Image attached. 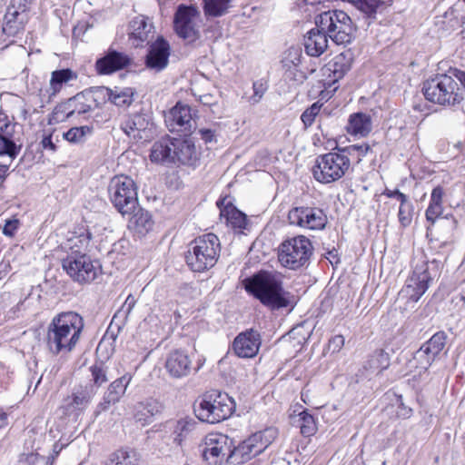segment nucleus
<instances>
[{
    "label": "nucleus",
    "mask_w": 465,
    "mask_h": 465,
    "mask_svg": "<svg viewBox=\"0 0 465 465\" xmlns=\"http://www.w3.org/2000/svg\"><path fill=\"white\" fill-rule=\"evenodd\" d=\"M84 327L80 315L73 312L55 316L47 328L46 344L54 354L71 351L79 341Z\"/></svg>",
    "instance_id": "f257e3e1"
},
{
    "label": "nucleus",
    "mask_w": 465,
    "mask_h": 465,
    "mask_svg": "<svg viewBox=\"0 0 465 465\" xmlns=\"http://www.w3.org/2000/svg\"><path fill=\"white\" fill-rule=\"evenodd\" d=\"M163 403L153 398H147L137 402L133 408V419L141 427L151 424L154 418L163 412Z\"/></svg>",
    "instance_id": "6ab92c4d"
},
{
    "label": "nucleus",
    "mask_w": 465,
    "mask_h": 465,
    "mask_svg": "<svg viewBox=\"0 0 465 465\" xmlns=\"http://www.w3.org/2000/svg\"><path fill=\"white\" fill-rule=\"evenodd\" d=\"M137 95L136 91L132 87H124L120 92H118V108L124 107L126 108L130 106L134 100V96Z\"/></svg>",
    "instance_id": "603ef678"
},
{
    "label": "nucleus",
    "mask_w": 465,
    "mask_h": 465,
    "mask_svg": "<svg viewBox=\"0 0 465 465\" xmlns=\"http://www.w3.org/2000/svg\"><path fill=\"white\" fill-rule=\"evenodd\" d=\"M165 123L171 132L191 134L196 129L192 109L186 104H177L173 107L165 115Z\"/></svg>",
    "instance_id": "2eb2a0df"
},
{
    "label": "nucleus",
    "mask_w": 465,
    "mask_h": 465,
    "mask_svg": "<svg viewBox=\"0 0 465 465\" xmlns=\"http://www.w3.org/2000/svg\"><path fill=\"white\" fill-rule=\"evenodd\" d=\"M15 125L5 124L0 127V154H7L15 158L18 153L17 146L14 141Z\"/></svg>",
    "instance_id": "473e14b6"
},
{
    "label": "nucleus",
    "mask_w": 465,
    "mask_h": 465,
    "mask_svg": "<svg viewBox=\"0 0 465 465\" xmlns=\"http://www.w3.org/2000/svg\"><path fill=\"white\" fill-rule=\"evenodd\" d=\"M138 455L136 451L129 449L118 450V465H137Z\"/></svg>",
    "instance_id": "864d4df0"
},
{
    "label": "nucleus",
    "mask_w": 465,
    "mask_h": 465,
    "mask_svg": "<svg viewBox=\"0 0 465 465\" xmlns=\"http://www.w3.org/2000/svg\"><path fill=\"white\" fill-rule=\"evenodd\" d=\"M302 51L300 46H291L284 53L282 60V65L287 70L297 67L301 64Z\"/></svg>",
    "instance_id": "a18cd8bd"
},
{
    "label": "nucleus",
    "mask_w": 465,
    "mask_h": 465,
    "mask_svg": "<svg viewBox=\"0 0 465 465\" xmlns=\"http://www.w3.org/2000/svg\"><path fill=\"white\" fill-rule=\"evenodd\" d=\"M288 220L291 224L306 230H322L328 218L322 209L312 206L294 207L289 211Z\"/></svg>",
    "instance_id": "f8f14e48"
},
{
    "label": "nucleus",
    "mask_w": 465,
    "mask_h": 465,
    "mask_svg": "<svg viewBox=\"0 0 465 465\" xmlns=\"http://www.w3.org/2000/svg\"><path fill=\"white\" fill-rule=\"evenodd\" d=\"M137 185L128 175L118 174V213L124 214L137 207Z\"/></svg>",
    "instance_id": "dca6fc26"
},
{
    "label": "nucleus",
    "mask_w": 465,
    "mask_h": 465,
    "mask_svg": "<svg viewBox=\"0 0 465 465\" xmlns=\"http://www.w3.org/2000/svg\"><path fill=\"white\" fill-rule=\"evenodd\" d=\"M328 70L333 73L336 79L341 78L349 70L350 65L345 62V56L336 55L331 62L327 64Z\"/></svg>",
    "instance_id": "de8ad7c7"
},
{
    "label": "nucleus",
    "mask_w": 465,
    "mask_h": 465,
    "mask_svg": "<svg viewBox=\"0 0 465 465\" xmlns=\"http://www.w3.org/2000/svg\"><path fill=\"white\" fill-rule=\"evenodd\" d=\"M412 214H413V205L409 201V199L406 200L404 203H401L398 213V218L400 223L403 227H407L411 223L412 221Z\"/></svg>",
    "instance_id": "09e8293b"
},
{
    "label": "nucleus",
    "mask_w": 465,
    "mask_h": 465,
    "mask_svg": "<svg viewBox=\"0 0 465 465\" xmlns=\"http://www.w3.org/2000/svg\"><path fill=\"white\" fill-rule=\"evenodd\" d=\"M328 35L323 30L317 27L308 32L304 37V47L308 55L318 57L328 47Z\"/></svg>",
    "instance_id": "cd10ccee"
},
{
    "label": "nucleus",
    "mask_w": 465,
    "mask_h": 465,
    "mask_svg": "<svg viewBox=\"0 0 465 465\" xmlns=\"http://www.w3.org/2000/svg\"><path fill=\"white\" fill-rule=\"evenodd\" d=\"M301 433L305 437L312 436L317 431V424L312 414L303 411L299 414Z\"/></svg>",
    "instance_id": "37998d69"
},
{
    "label": "nucleus",
    "mask_w": 465,
    "mask_h": 465,
    "mask_svg": "<svg viewBox=\"0 0 465 465\" xmlns=\"http://www.w3.org/2000/svg\"><path fill=\"white\" fill-rule=\"evenodd\" d=\"M63 269L75 282H91L98 275L100 265L87 255L66 256L62 261Z\"/></svg>",
    "instance_id": "9d476101"
},
{
    "label": "nucleus",
    "mask_w": 465,
    "mask_h": 465,
    "mask_svg": "<svg viewBox=\"0 0 465 465\" xmlns=\"http://www.w3.org/2000/svg\"><path fill=\"white\" fill-rule=\"evenodd\" d=\"M277 435V430L272 427L253 433L230 451L227 463L239 465L247 462L263 452L273 442Z\"/></svg>",
    "instance_id": "0eeeda50"
},
{
    "label": "nucleus",
    "mask_w": 465,
    "mask_h": 465,
    "mask_svg": "<svg viewBox=\"0 0 465 465\" xmlns=\"http://www.w3.org/2000/svg\"><path fill=\"white\" fill-rule=\"evenodd\" d=\"M447 334L445 331H440L432 335V337L423 343L421 346L425 348L431 355L437 357L440 351L444 349Z\"/></svg>",
    "instance_id": "a19ab883"
},
{
    "label": "nucleus",
    "mask_w": 465,
    "mask_h": 465,
    "mask_svg": "<svg viewBox=\"0 0 465 465\" xmlns=\"http://www.w3.org/2000/svg\"><path fill=\"white\" fill-rule=\"evenodd\" d=\"M173 443L181 446L188 439L198 436V422L193 418H183L169 423Z\"/></svg>",
    "instance_id": "a878e982"
},
{
    "label": "nucleus",
    "mask_w": 465,
    "mask_h": 465,
    "mask_svg": "<svg viewBox=\"0 0 465 465\" xmlns=\"http://www.w3.org/2000/svg\"><path fill=\"white\" fill-rule=\"evenodd\" d=\"M221 243L214 233H206L193 240L185 256L188 266L194 272L213 267L219 258Z\"/></svg>",
    "instance_id": "20e7f679"
},
{
    "label": "nucleus",
    "mask_w": 465,
    "mask_h": 465,
    "mask_svg": "<svg viewBox=\"0 0 465 465\" xmlns=\"http://www.w3.org/2000/svg\"><path fill=\"white\" fill-rule=\"evenodd\" d=\"M114 319H116V313L113 315L108 330L106 331L105 334L104 335L96 348L97 357L101 361H106L111 359L116 351V335L112 330V325Z\"/></svg>",
    "instance_id": "7c9ffc66"
},
{
    "label": "nucleus",
    "mask_w": 465,
    "mask_h": 465,
    "mask_svg": "<svg viewBox=\"0 0 465 465\" xmlns=\"http://www.w3.org/2000/svg\"><path fill=\"white\" fill-rule=\"evenodd\" d=\"M233 403L227 394L216 391L203 394L194 404V412L201 421L218 423L229 418Z\"/></svg>",
    "instance_id": "423d86ee"
},
{
    "label": "nucleus",
    "mask_w": 465,
    "mask_h": 465,
    "mask_svg": "<svg viewBox=\"0 0 465 465\" xmlns=\"http://www.w3.org/2000/svg\"><path fill=\"white\" fill-rule=\"evenodd\" d=\"M122 217L127 221L128 230L138 236L146 234L153 225L150 213L140 208L139 203L134 211L122 214Z\"/></svg>",
    "instance_id": "b1692460"
},
{
    "label": "nucleus",
    "mask_w": 465,
    "mask_h": 465,
    "mask_svg": "<svg viewBox=\"0 0 465 465\" xmlns=\"http://www.w3.org/2000/svg\"><path fill=\"white\" fill-rule=\"evenodd\" d=\"M173 146L174 163L196 166L200 161V153L192 140L175 138Z\"/></svg>",
    "instance_id": "393cba45"
},
{
    "label": "nucleus",
    "mask_w": 465,
    "mask_h": 465,
    "mask_svg": "<svg viewBox=\"0 0 465 465\" xmlns=\"http://www.w3.org/2000/svg\"><path fill=\"white\" fill-rule=\"evenodd\" d=\"M245 290L272 310L290 305L289 293L282 288L280 278L266 271H261L244 280Z\"/></svg>",
    "instance_id": "f03ea898"
},
{
    "label": "nucleus",
    "mask_w": 465,
    "mask_h": 465,
    "mask_svg": "<svg viewBox=\"0 0 465 465\" xmlns=\"http://www.w3.org/2000/svg\"><path fill=\"white\" fill-rule=\"evenodd\" d=\"M153 125L149 117L144 114H136L122 124V130L132 140H148L151 137L150 126Z\"/></svg>",
    "instance_id": "5701e85b"
},
{
    "label": "nucleus",
    "mask_w": 465,
    "mask_h": 465,
    "mask_svg": "<svg viewBox=\"0 0 465 465\" xmlns=\"http://www.w3.org/2000/svg\"><path fill=\"white\" fill-rule=\"evenodd\" d=\"M372 128L371 118L363 113H357L350 116L347 131L349 134L360 136L368 135Z\"/></svg>",
    "instance_id": "2f4dec72"
},
{
    "label": "nucleus",
    "mask_w": 465,
    "mask_h": 465,
    "mask_svg": "<svg viewBox=\"0 0 465 465\" xmlns=\"http://www.w3.org/2000/svg\"><path fill=\"white\" fill-rule=\"evenodd\" d=\"M136 67V64L133 58L128 55L118 52V71L122 69H127L131 71Z\"/></svg>",
    "instance_id": "bf43d9fd"
},
{
    "label": "nucleus",
    "mask_w": 465,
    "mask_h": 465,
    "mask_svg": "<svg viewBox=\"0 0 465 465\" xmlns=\"http://www.w3.org/2000/svg\"><path fill=\"white\" fill-rule=\"evenodd\" d=\"M95 70L99 75L113 74L116 72V49L111 46L106 54L95 62Z\"/></svg>",
    "instance_id": "c9c22d12"
},
{
    "label": "nucleus",
    "mask_w": 465,
    "mask_h": 465,
    "mask_svg": "<svg viewBox=\"0 0 465 465\" xmlns=\"http://www.w3.org/2000/svg\"><path fill=\"white\" fill-rule=\"evenodd\" d=\"M320 108L321 107L315 103L302 113L301 119L306 127L311 126L312 124L315 116L320 112Z\"/></svg>",
    "instance_id": "5fc2aeb1"
},
{
    "label": "nucleus",
    "mask_w": 465,
    "mask_h": 465,
    "mask_svg": "<svg viewBox=\"0 0 465 465\" xmlns=\"http://www.w3.org/2000/svg\"><path fill=\"white\" fill-rule=\"evenodd\" d=\"M430 281L431 276L429 273L428 263L422 262L414 267L412 274L407 280L401 294L408 296L411 301L416 302L428 290Z\"/></svg>",
    "instance_id": "4468645a"
},
{
    "label": "nucleus",
    "mask_w": 465,
    "mask_h": 465,
    "mask_svg": "<svg viewBox=\"0 0 465 465\" xmlns=\"http://www.w3.org/2000/svg\"><path fill=\"white\" fill-rule=\"evenodd\" d=\"M232 0H203L205 16L220 17L228 13Z\"/></svg>",
    "instance_id": "58836bf2"
},
{
    "label": "nucleus",
    "mask_w": 465,
    "mask_h": 465,
    "mask_svg": "<svg viewBox=\"0 0 465 465\" xmlns=\"http://www.w3.org/2000/svg\"><path fill=\"white\" fill-rule=\"evenodd\" d=\"M262 344L261 334L252 328L240 332L234 339L232 349L240 358H253L257 355Z\"/></svg>",
    "instance_id": "f3484780"
},
{
    "label": "nucleus",
    "mask_w": 465,
    "mask_h": 465,
    "mask_svg": "<svg viewBox=\"0 0 465 465\" xmlns=\"http://www.w3.org/2000/svg\"><path fill=\"white\" fill-rule=\"evenodd\" d=\"M199 15L198 8L193 5H180L174 14L175 32L188 43H193L200 38V30L196 24Z\"/></svg>",
    "instance_id": "9b49d317"
},
{
    "label": "nucleus",
    "mask_w": 465,
    "mask_h": 465,
    "mask_svg": "<svg viewBox=\"0 0 465 465\" xmlns=\"http://www.w3.org/2000/svg\"><path fill=\"white\" fill-rule=\"evenodd\" d=\"M170 56V45L162 36L153 42L145 57L146 66L155 72H161L167 67Z\"/></svg>",
    "instance_id": "a211bd4d"
},
{
    "label": "nucleus",
    "mask_w": 465,
    "mask_h": 465,
    "mask_svg": "<svg viewBox=\"0 0 465 465\" xmlns=\"http://www.w3.org/2000/svg\"><path fill=\"white\" fill-rule=\"evenodd\" d=\"M90 240L91 233L85 230L79 233L73 232L64 243V249L67 252L66 256L87 255Z\"/></svg>",
    "instance_id": "c756f323"
},
{
    "label": "nucleus",
    "mask_w": 465,
    "mask_h": 465,
    "mask_svg": "<svg viewBox=\"0 0 465 465\" xmlns=\"http://www.w3.org/2000/svg\"><path fill=\"white\" fill-rule=\"evenodd\" d=\"M313 247L311 241L299 235L285 240L278 249V261L285 268L297 270L304 266L312 254Z\"/></svg>",
    "instance_id": "1a4fd4ad"
},
{
    "label": "nucleus",
    "mask_w": 465,
    "mask_h": 465,
    "mask_svg": "<svg viewBox=\"0 0 465 465\" xmlns=\"http://www.w3.org/2000/svg\"><path fill=\"white\" fill-rule=\"evenodd\" d=\"M116 402V392L114 382H112L109 387V392L106 397H104V401L101 403V406L104 410L107 408L110 404H114Z\"/></svg>",
    "instance_id": "0e129e2a"
},
{
    "label": "nucleus",
    "mask_w": 465,
    "mask_h": 465,
    "mask_svg": "<svg viewBox=\"0 0 465 465\" xmlns=\"http://www.w3.org/2000/svg\"><path fill=\"white\" fill-rule=\"evenodd\" d=\"M93 128L87 125L72 127L63 134V137L71 143H84L85 137L92 134Z\"/></svg>",
    "instance_id": "79ce46f5"
},
{
    "label": "nucleus",
    "mask_w": 465,
    "mask_h": 465,
    "mask_svg": "<svg viewBox=\"0 0 465 465\" xmlns=\"http://www.w3.org/2000/svg\"><path fill=\"white\" fill-rule=\"evenodd\" d=\"M384 195H386L389 198H396L397 200L400 201L401 203H404L406 202V200L408 199V196L406 194L402 193L401 192H400L397 189H395V190L386 189L384 191Z\"/></svg>",
    "instance_id": "774afa93"
},
{
    "label": "nucleus",
    "mask_w": 465,
    "mask_h": 465,
    "mask_svg": "<svg viewBox=\"0 0 465 465\" xmlns=\"http://www.w3.org/2000/svg\"><path fill=\"white\" fill-rule=\"evenodd\" d=\"M350 166V158L342 152V148H339L336 152L318 156L312 173L316 181L331 183L343 177Z\"/></svg>",
    "instance_id": "6e6552de"
},
{
    "label": "nucleus",
    "mask_w": 465,
    "mask_h": 465,
    "mask_svg": "<svg viewBox=\"0 0 465 465\" xmlns=\"http://www.w3.org/2000/svg\"><path fill=\"white\" fill-rule=\"evenodd\" d=\"M232 440L223 434L211 433L208 434L203 440V447L202 454L203 459L212 465H218L227 457L232 451Z\"/></svg>",
    "instance_id": "ddd939ff"
},
{
    "label": "nucleus",
    "mask_w": 465,
    "mask_h": 465,
    "mask_svg": "<svg viewBox=\"0 0 465 465\" xmlns=\"http://www.w3.org/2000/svg\"><path fill=\"white\" fill-rule=\"evenodd\" d=\"M391 0H358L356 7L368 16L374 15L378 7Z\"/></svg>",
    "instance_id": "3c124183"
},
{
    "label": "nucleus",
    "mask_w": 465,
    "mask_h": 465,
    "mask_svg": "<svg viewBox=\"0 0 465 465\" xmlns=\"http://www.w3.org/2000/svg\"><path fill=\"white\" fill-rule=\"evenodd\" d=\"M299 456L298 453H289L285 457L273 461L272 465H300Z\"/></svg>",
    "instance_id": "052dcab7"
},
{
    "label": "nucleus",
    "mask_w": 465,
    "mask_h": 465,
    "mask_svg": "<svg viewBox=\"0 0 465 465\" xmlns=\"http://www.w3.org/2000/svg\"><path fill=\"white\" fill-rule=\"evenodd\" d=\"M200 138L204 141L205 143H212L215 140V131L210 128H201L198 130Z\"/></svg>",
    "instance_id": "e2e57ef3"
},
{
    "label": "nucleus",
    "mask_w": 465,
    "mask_h": 465,
    "mask_svg": "<svg viewBox=\"0 0 465 465\" xmlns=\"http://www.w3.org/2000/svg\"><path fill=\"white\" fill-rule=\"evenodd\" d=\"M390 366V356L383 350L375 351L365 361L363 368L371 373L379 374Z\"/></svg>",
    "instance_id": "72a5a7b5"
},
{
    "label": "nucleus",
    "mask_w": 465,
    "mask_h": 465,
    "mask_svg": "<svg viewBox=\"0 0 465 465\" xmlns=\"http://www.w3.org/2000/svg\"><path fill=\"white\" fill-rule=\"evenodd\" d=\"M443 189L440 186L435 187L430 195V203L442 205Z\"/></svg>",
    "instance_id": "338daca9"
},
{
    "label": "nucleus",
    "mask_w": 465,
    "mask_h": 465,
    "mask_svg": "<svg viewBox=\"0 0 465 465\" xmlns=\"http://www.w3.org/2000/svg\"><path fill=\"white\" fill-rule=\"evenodd\" d=\"M425 98L436 104L456 106L463 100V91L452 74H438L423 83Z\"/></svg>",
    "instance_id": "7ed1b4c3"
},
{
    "label": "nucleus",
    "mask_w": 465,
    "mask_h": 465,
    "mask_svg": "<svg viewBox=\"0 0 465 465\" xmlns=\"http://www.w3.org/2000/svg\"><path fill=\"white\" fill-rule=\"evenodd\" d=\"M128 31L129 40L137 47L153 38L154 26L147 16L138 15L130 22Z\"/></svg>",
    "instance_id": "aec40b11"
},
{
    "label": "nucleus",
    "mask_w": 465,
    "mask_h": 465,
    "mask_svg": "<svg viewBox=\"0 0 465 465\" xmlns=\"http://www.w3.org/2000/svg\"><path fill=\"white\" fill-rule=\"evenodd\" d=\"M91 102L95 104V106L100 107L107 103L115 104L116 94L106 86H94L86 92Z\"/></svg>",
    "instance_id": "f704fd0d"
},
{
    "label": "nucleus",
    "mask_w": 465,
    "mask_h": 465,
    "mask_svg": "<svg viewBox=\"0 0 465 465\" xmlns=\"http://www.w3.org/2000/svg\"><path fill=\"white\" fill-rule=\"evenodd\" d=\"M91 372L94 383L97 386H100L107 381L105 371L102 367L93 366L91 368Z\"/></svg>",
    "instance_id": "4d7b16f0"
},
{
    "label": "nucleus",
    "mask_w": 465,
    "mask_h": 465,
    "mask_svg": "<svg viewBox=\"0 0 465 465\" xmlns=\"http://www.w3.org/2000/svg\"><path fill=\"white\" fill-rule=\"evenodd\" d=\"M72 111L68 106L67 101L65 103H62L54 107L52 114L49 116V124H56L65 120L72 118Z\"/></svg>",
    "instance_id": "49530a36"
},
{
    "label": "nucleus",
    "mask_w": 465,
    "mask_h": 465,
    "mask_svg": "<svg viewBox=\"0 0 465 465\" xmlns=\"http://www.w3.org/2000/svg\"><path fill=\"white\" fill-rule=\"evenodd\" d=\"M371 148L368 143L352 144L342 148V152L348 155V158L356 156L358 163L361 162L362 157L371 152Z\"/></svg>",
    "instance_id": "8fccbe9b"
},
{
    "label": "nucleus",
    "mask_w": 465,
    "mask_h": 465,
    "mask_svg": "<svg viewBox=\"0 0 465 465\" xmlns=\"http://www.w3.org/2000/svg\"><path fill=\"white\" fill-rule=\"evenodd\" d=\"M221 215L226 218V223L233 228L244 229L247 225V217L233 206L226 207L221 211Z\"/></svg>",
    "instance_id": "ea45409f"
},
{
    "label": "nucleus",
    "mask_w": 465,
    "mask_h": 465,
    "mask_svg": "<svg viewBox=\"0 0 465 465\" xmlns=\"http://www.w3.org/2000/svg\"><path fill=\"white\" fill-rule=\"evenodd\" d=\"M175 138L163 137L155 142L152 147L150 158L152 162L163 164L174 163L173 148Z\"/></svg>",
    "instance_id": "c85d7f7f"
},
{
    "label": "nucleus",
    "mask_w": 465,
    "mask_h": 465,
    "mask_svg": "<svg viewBox=\"0 0 465 465\" xmlns=\"http://www.w3.org/2000/svg\"><path fill=\"white\" fill-rule=\"evenodd\" d=\"M253 94L250 97V102L255 104L261 101L267 90L266 84L262 81H256L252 84Z\"/></svg>",
    "instance_id": "6e6d98bb"
},
{
    "label": "nucleus",
    "mask_w": 465,
    "mask_h": 465,
    "mask_svg": "<svg viewBox=\"0 0 465 465\" xmlns=\"http://www.w3.org/2000/svg\"><path fill=\"white\" fill-rule=\"evenodd\" d=\"M442 213V205L430 203L426 210V219L434 223L436 219Z\"/></svg>",
    "instance_id": "13d9d810"
},
{
    "label": "nucleus",
    "mask_w": 465,
    "mask_h": 465,
    "mask_svg": "<svg viewBox=\"0 0 465 465\" xmlns=\"http://www.w3.org/2000/svg\"><path fill=\"white\" fill-rule=\"evenodd\" d=\"M344 345V338L341 335L332 337L329 341V349L333 352L339 351Z\"/></svg>",
    "instance_id": "69168bd1"
},
{
    "label": "nucleus",
    "mask_w": 465,
    "mask_h": 465,
    "mask_svg": "<svg viewBox=\"0 0 465 465\" xmlns=\"http://www.w3.org/2000/svg\"><path fill=\"white\" fill-rule=\"evenodd\" d=\"M315 24L336 45H346L354 39L356 26L351 17L341 10H329L320 14Z\"/></svg>",
    "instance_id": "39448f33"
},
{
    "label": "nucleus",
    "mask_w": 465,
    "mask_h": 465,
    "mask_svg": "<svg viewBox=\"0 0 465 465\" xmlns=\"http://www.w3.org/2000/svg\"><path fill=\"white\" fill-rule=\"evenodd\" d=\"M165 369L175 379L188 376L192 371V359L183 350L170 351L165 360Z\"/></svg>",
    "instance_id": "412c9836"
},
{
    "label": "nucleus",
    "mask_w": 465,
    "mask_h": 465,
    "mask_svg": "<svg viewBox=\"0 0 465 465\" xmlns=\"http://www.w3.org/2000/svg\"><path fill=\"white\" fill-rule=\"evenodd\" d=\"M67 103L72 111L73 117L83 116L86 118V114L93 110V105L86 93L76 94L70 98Z\"/></svg>",
    "instance_id": "e433bc0d"
},
{
    "label": "nucleus",
    "mask_w": 465,
    "mask_h": 465,
    "mask_svg": "<svg viewBox=\"0 0 465 465\" xmlns=\"http://www.w3.org/2000/svg\"><path fill=\"white\" fill-rule=\"evenodd\" d=\"M94 394V391L92 385L75 387L72 395L64 400L61 408L64 409V413L67 415L80 411L87 407Z\"/></svg>",
    "instance_id": "4be33fe9"
},
{
    "label": "nucleus",
    "mask_w": 465,
    "mask_h": 465,
    "mask_svg": "<svg viewBox=\"0 0 465 465\" xmlns=\"http://www.w3.org/2000/svg\"><path fill=\"white\" fill-rule=\"evenodd\" d=\"M76 78L77 74L69 68L54 71L50 79L51 95H55L64 84Z\"/></svg>",
    "instance_id": "4c0bfd02"
},
{
    "label": "nucleus",
    "mask_w": 465,
    "mask_h": 465,
    "mask_svg": "<svg viewBox=\"0 0 465 465\" xmlns=\"http://www.w3.org/2000/svg\"><path fill=\"white\" fill-rule=\"evenodd\" d=\"M19 223H20L17 219L6 220L3 227V233L9 237L14 236L19 228Z\"/></svg>",
    "instance_id": "680f3d73"
},
{
    "label": "nucleus",
    "mask_w": 465,
    "mask_h": 465,
    "mask_svg": "<svg viewBox=\"0 0 465 465\" xmlns=\"http://www.w3.org/2000/svg\"><path fill=\"white\" fill-rule=\"evenodd\" d=\"M26 10L10 5L4 17L3 32L10 36H15L25 29L28 21Z\"/></svg>",
    "instance_id": "bb28decb"
},
{
    "label": "nucleus",
    "mask_w": 465,
    "mask_h": 465,
    "mask_svg": "<svg viewBox=\"0 0 465 465\" xmlns=\"http://www.w3.org/2000/svg\"><path fill=\"white\" fill-rule=\"evenodd\" d=\"M436 357L430 354L425 348L420 346V348L414 353L413 355V363L415 368L420 369V371H426L432 364Z\"/></svg>",
    "instance_id": "c03bdc74"
}]
</instances>
